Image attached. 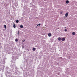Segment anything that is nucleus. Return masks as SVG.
<instances>
[{"mask_svg": "<svg viewBox=\"0 0 77 77\" xmlns=\"http://www.w3.org/2000/svg\"><path fill=\"white\" fill-rule=\"evenodd\" d=\"M48 36L50 37L51 36V33H49L48 34Z\"/></svg>", "mask_w": 77, "mask_h": 77, "instance_id": "1", "label": "nucleus"}, {"mask_svg": "<svg viewBox=\"0 0 77 77\" xmlns=\"http://www.w3.org/2000/svg\"><path fill=\"white\" fill-rule=\"evenodd\" d=\"M61 40L63 41H64L65 40V38H63L61 39Z\"/></svg>", "mask_w": 77, "mask_h": 77, "instance_id": "2", "label": "nucleus"}, {"mask_svg": "<svg viewBox=\"0 0 77 77\" xmlns=\"http://www.w3.org/2000/svg\"><path fill=\"white\" fill-rule=\"evenodd\" d=\"M66 4H68L69 3V1L68 0L66 1Z\"/></svg>", "mask_w": 77, "mask_h": 77, "instance_id": "3", "label": "nucleus"}, {"mask_svg": "<svg viewBox=\"0 0 77 77\" xmlns=\"http://www.w3.org/2000/svg\"><path fill=\"white\" fill-rule=\"evenodd\" d=\"M72 35H75V32H73L72 33Z\"/></svg>", "mask_w": 77, "mask_h": 77, "instance_id": "4", "label": "nucleus"}, {"mask_svg": "<svg viewBox=\"0 0 77 77\" xmlns=\"http://www.w3.org/2000/svg\"><path fill=\"white\" fill-rule=\"evenodd\" d=\"M68 13L66 14L65 16H66V17H68Z\"/></svg>", "mask_w": 77, "mask_h": 77, "instance_id": "5", "label": "nucleus"}, {"mask_svg": "<svg viewBox=\"0 0 77 77\" xmlns=\"http://www.w3.org/2000/svg\"><path fill=\"white\" fill-rule=\"evenodd\" d=\"M13 27H14V28H15V27H16V26L15 25L14 23Z\"/></svg>", "mask_w": 77, "mask_h": 77, "instance_id": "6", "label": "nucleus"}, {"mask_svg": "<svg viewBox=\"0 0 77 77\" xmlns=\"http://www.w3.org/2000/svg\"><path fill=\"white\" fill-rule=\"evenodd\" d=\"M61 39L60 37L58 38V41H60L61 40Z\"/></svg>", "mask_w": 77, "mask_h": 77, "instance_id": "7", "label": "nucleus"}, {"mask_svg": "<svg viewBox=\"0 0 77 77\" xmlns=\"http://www.w3.org/2000/svg\"><path fill=\"white\" fill-rule=\"evenodd\" d=\"M32 50L33 51H35L36 50V48H33L32 49Z\"/></svg>", "mask_w": 77, "mask_h": 77, "instance_id": "8", "label": "nucleus"}, {"mask_svg": "<svg viewBox=\"0 0 77 77\" xmlns=\"http://www.w3.org/2000/svg\"><path fill=\"white\" fill-rule=\"evenodd\" d=\"M19 22V21L18 20H17L16 21V23H18V22Z\"/></svg>", "mask_w": 77, "mask_h": 77, "instance_id": "9", "label": "nucleus"}, {"mask_svg": "<svg viewBox=\"0 0 77 77\" xmlns=\"http://www.w3.org/2000/svg\"><path fill=\"white\" fill-rule=\"evenodd\" d=\"M15 41H16V42H18V39H15Z\"/></svg>", "mask_w": 77, "mask_h": 77, "instance_id": "10", "label": "nucleus"}, {"mask_svg": "<svg viewBox=\"0 0 77 77\" xmlns=\"http://www.w3.org/2000/svg\"><path fill=\"white\" fill-rule=\"evenodd\" d=\"M20 28H23V25H20Z\"/></svg>", "mask_w": 77, "mask_h": 77, "instance_id": "11", "label": "nucleus"}, {"mask_svg": "<svg viewBox=\"0 0 77 77\" xmlns=\"http://www.w3.org/2000/svg\"><path fill=\"white\" fill-rule=\"evenodd\" d=\"M4 27H5V29H6V25H4Z\"/></svg>", "mask_w": 77, "mask_h": 77, "instance_id": "12", "label": "nucleus"}, {"mask_svg": "<svg viewBox=\"0 0 77 77\" xmlns=\"http://www.w3.org/2000/svg\"><path fill=\"white\" fill-rule=\"evenodd\" d=\"M41 26V24L39 23L38 25H37V26Z\"/></svg>", "mask_w": 77, "mask_h": 77, "instance_id": "13", "label": "nucleus"}, {"mask_svg": "<svg viewBox=\"0 0 77 77\" xmlns=\"http://www.w3.org/2000/svg\"><path fill=\"white\" fill-rule=\"evenodd\" d=\"M64 31H65V32H67V29H65V30H64Z\"/></svg>", "mask_w": 77, "mask_h": 77, "instance_id": "14", "label": "nucleus"}, {"mask_svg": "<svg viewBox=\"0 0 77 77\" xmlns=\"http://www.w3.org/2000/svg\"><path fill=\"white\" fill-rule=\"evenodd\" d=\"M18 35L19 34V31L18 32V33H17Z\"/></svg>", "mask_w": 77, "mask_h": 77, "instance_id": "15", "label": "nucleus"}, {"mask_svg": "<svg viewBox=\"0 0 77 77\" xmlns=\"http://www.w3.org/2000/svg\"><path fill=\"white\" fill-rule=\"evenodd\" d=\"M24 41H25V40H23V41L22 42H24Z\"/></svg>", "mask_w": 77, "mask_h": 77, "instance_id": "16", "label": "nucleus"}, {"mask_svg": "<svg viewBox=\"0 0 77 77\" xmlns=\"http://www.w3.org/2000/svg\"><path fill=\"white\" fill-rule=\"evenodd\" d=\"M60 14H62V12H60Z\"/></svg>", "mask_w": 77, "mask_h": 77, "instance_id": "17", "label": "nucleus"}, {"mask_svg": "<svg viewBox=\"0 0 77 77\" xmlns=\"http://www.w3.org/2000/svg\"><path fill=\"white\" fill-rule=\"evenodd\" d=\"M65 29H66V27H65Z\"/></svg>", "mask_w": 77, "mask_h": 77, "instance_id": "18", "label": "nucleus"}]
</instances>
